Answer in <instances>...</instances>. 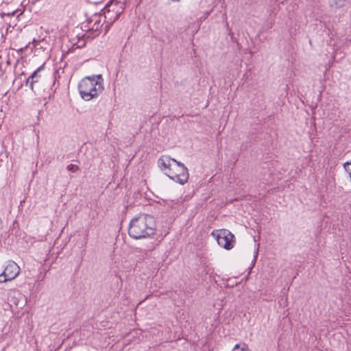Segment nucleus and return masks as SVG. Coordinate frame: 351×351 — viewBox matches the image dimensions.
<instances>
[{
    "label": "nucleus",
    "instance_id": "1",
    "mask_svg": "<svg viewBox=\"0 0 351 351\" xmlns=\"http://www.w3.org/2000/svg\"><path fill=\"white\" fill-rule=\"evenodd\" d=\"M156 226L153 216L140 215L130 222L128 234L134 239L149 238L155 234Z\"/></svg>",
    "mask_w": 351,
    "mask_h": 351
},
{
    "label": "nucleus",
    "instance_id": "2",
    "mask_svg": "<svg viewBox=\"0 0 351 351\" xmlns=\"http://www.w3.org/2000/svg\"><path fill=\"white\" fill-rule=\"evenodd\" d=\"M103 82L100 74L84 77L78 84L81 97L85 101L97 97L104 90Z\"/></svg>",
    "mask_w": 351,
    "mask_h": 351
},
{
    "label": "nucleus",
    "instance_id": "3",
    "mask_svg": "<svg viewBox=\"0 0 351 351\" xmlns=\"http://www.w3.org/2000/svg\"><path fill=\"white\" fill-rule=\"evenodd\" d=\"M124 9V3L121 1H111L108 3L104 9V15L107 23H112L116 21Z\"/></svg>",
    "mask_w": 351,
    "mask_h": 351
},
{
    "label": "nucleus",
    "instance_id": "4",
    "mask_svg": "<svg viewBox=\"0 0 351 351\" xmlns=\"http://www.w3.org/2000/svg\"><path fill=\"white\" fill-rule=\"evenodd\" d=\"M169 178L180 184H185L189 178L188 169L184 164L176 161L174 165H172V169L169 172Z\"/></svg>",
    "mask_w": 351,
    "mask_h": 351
},
{
    "label": "nucleus",
    "instance_id": "5",
    "mask_svg": "<svg viewBox=\"0 0 351 351\" xmlns=\"http://www.w3.org/2000/svg\"><path fill=\"white\" fill-rule=\"evenodd\" d=\"M216 237L219 245L226 250H230L234 247V235L227 230H218L212 233Z\"/></svg>",
    "mask_w": 351,
    "mask_h": 351
},
{
    "label": "nucleus",
    "instance_id": "6",
    "mask_svg": "<svg viewBox=\"0 0 351 351\" xmlns=\"http://www.w3.org/2000/svg\"><path fill=\"white\" fill-rule=\"evenodd\" d=\"M20 271V267L14 261H10L1 273V276H4L8 281L12 280L19 275Z\"/></svg>",
    "mask_w": 351,
    "mask_h": 351
},
{
    "label": "nucleus",
    "instance_id": "7",
    "mask_svg": "<svg viewBox=\"0 0 351 351\" xmlns=\"http://www.w3.org/2000/svg\"><path fill=\"white\" fill-rule=\"evenodd\" d=\"M176 161L169 156H161L158 160V166L169 177V172L171 171L172 165H174V162Z\"/></svg>",
    "mask_w": 351,
    "mask_h": 351
},
{
    "label": "nucleus",
    "instance_id": "8",
    "mask_svg": "<svg viewBox=\"0 0 351 351\" xmlns=\"http://www.w3.org/2000/svg\"><path fill=\"white\" fill-rule=\"evenodd\" d=\"M43 66H40L37 69L27 80L26 85H29L30 88L34 90V85L35 83L38 82V79L40 78V75H38V72L43 69Z\"/></svg>",
    "mask_w": 351,
    "mask_h": 351
},
{
    "label": "nucleus",
    "instance_id": "9",
    "mask_svg": "<svg viewBox=\"0 0 351 351\" xmlns=\"http://www.w3.org/2000/svg\"><path fill=\"white\" fill-rule=\"evenodd\" d=\"M101 16L95 15L93 19H91V22H93V25L92 28L95 31H99L101 25Z\"/></svg>",
    "mask_w": 351,
    "mask_h": 351
},
{
    "label": "nucleus",
    "instance_id": "10",
    "mask_svg": "<svg viewBox=\"0 0 351 351\" xmlns=\"http://www.w3.org/2000/svg\"><path fill=\"white\" fill-rule=\"evenodd\" d=\"M346 3V0H330V5L333 8H341Z\"/></svg>",
    "mask_w": 351,
    "mask_h": 351
},
{
    "label": "nucleus",
    "instance_id": "11",
    "mask_svg": "<svg viewBox=\"0 0 351 351\" xmlns=\"http://www.w3.org/2000/svg\"><path fill=\"white\" fill-rule=\"evenodd\" d=\"M343 166L346 173H348L351 181V160L346 162Z\"/></svg>",
    "mask_w": 351,
    "mask_h": 351
},
{
    "label": "nucleus",
    "instance_id": "12",
    "mask_svg": "<svg viewBox=\"0 0 351 351\" xmlns=\"http://www.w3.org/2000/svg\"><path fill=\"white\" fill-rule=\"evenodd\" d=\"M13 294H14V295L10 296L11 298H9V300H10V302L14 303L15 305H18L19 300H18L17 296L20 295L21 294L17 291H13Z\"/></svg>",
    "mask_w": 351,
    "mask_h": 351
},
{
    "label": "nucleus",
    "instance_id": "13",
    "mask_svg": "<svg viewBox=\"0 0 351 351\" xmlns=\"http://www.w3.org/2000/svg\"><path fill=\"white\" fill-rule=\"evenodd\" d=\"M67 169L71 172H76L78 171L79 167L76 165L70 164L67 166Z\"/></svg>",
    "mask_w": 351,
    "mask_h": 351
},
{
    "label": "nucleus",
    "instance_id": "14",
    "mask_svg": "<svg viewBox=\"0 0 351 351\" xmlns=\"http://www.w3.org/2000/svg\"><path fill=\"white\" fill-rule=\"evenodd\" d=\"M243 343L236 344L231 351H241Z\"/></svg>",
    "mask_w": 351,
    "mask_h": 351
},
{
    "label": "nucleus",
    "instance_id": "15",
    "mask_svg": "<svg viewBox=\"0 0 351 351\" xmlns=\"http://www.w3.org/2000/svg\"><path fill=\"white\" fill-rule=\"evenodd\" d=\"M241 351H250L247 345L245 344V343H243Z\"/></svg>",
    "mask_w": 351,
    "mask_h": 351
},
{
    "label": "nucleus",
    "instance_id": "16",
    "mask_svg": "<svg viewBox=\"0 0 351 351\" xmlns=\"http://www.w3.org/2000/svg\"><path fill=\"white\" fill-rule=\"evenodd\" d=\"M8 280L6 279L5 277H4V276H1V274H0V282H7Z\"/></svg>",
    "mask_w": 351,
    "mask_h": 351
},
{
    "label": "nucleus",
    "instance_id": "17",
    "mask_svg": "<svg viewBox=\"0 0 351 351\" xmlns=\"http://www.w3.org/2000/svg\"><path fill=\"white\" fill-rule=\"evenodd\" d=\"M258 248L256 250V251L254 252V261H256V258H257V256H258Z\"/></svg>",
    "mask_w": 351,
    "mask_h": 351
},
{
    "label": "nucleus",
    "instance_id": "18",
    "mask_svg": "<svg viewBox=\"0 0 351 351\" xmlns=\"http://www.w3.org/2000/svg\"><path fill=\"white\" fill-rule=\"evenodd\" d=\"M14 13H15V12H12V13H11V14H10V13H9V14H8V16H13V15L14 14Z\"/></svg>",
    "mask_w": 351,
    "mask_h": 351
}]
</instances>
